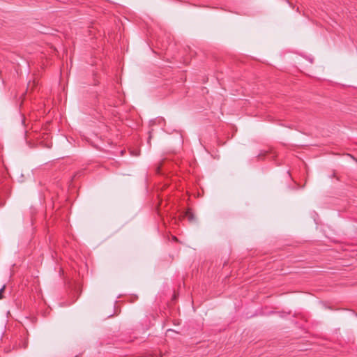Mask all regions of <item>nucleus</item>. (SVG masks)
<instances>
[{"label":"nucleus","instance_id":"1","mask_svg":"<svg viewBox=\"0 0 357 357\" xmlns=\"http://www.w3.org/2000/svg\"><path fill=\"white\" fill-rule=\"evenodd\" d=\"M185 216L190 222H193L195 220V216L190 209L185 212Z\"/></svg>","mask_w":357,"mask_h":357},{"label":"nucleus","instance_id":"2","mask_svg":"<svg viewBox=\"0 0 357 357\" xmlns=\"http://www.w3.org/2000/svg\"><path fill=\"white\" fill-rule=\"evenodd\" d=\"M5 286H3L2 288L0 289V299L3 298V292L4 291Z\"/></svg>","mask_w":357,"mask_h":357},{"label":"nucleus","instance_id":"3","mask_svg":"<svg viewBox=\"0 0 357 357\" xmlns=\"http://www.w3.org/2000/svg\"><path fill=\"white\" fill-rule=\"evenodd\" d=\"M172 240H173L174 241H176V242H178V239L176 236H172Z\"/></svg>","mask_w":357,"mask_h":357},{"label":"nucleus","instance_id":"4","mask_svg":"<svg viewBox=\"0 0 357 357\" xmlns=\"http://www.w3.org/2000/svg\"><path fill=\"white\" fill-rule=\"evenodd\" d=\"M4 204H5V202H4V201L1 200V201H0V207L3 206L4 205Z\"/></svg>","mask_w":357,"mask_h":357},{"label":"nucleus","instance_id":"5","mask_svg":"<svg viewBox=\"0 0 357 357\" xmlns=\"http://www.w3.org/2000/svg\"><path fill=\"white\" fill-rule=\"evenodd\" d=\"M75 357H77V356H75Z\"/></svg>","mask_w":357,"mask_h":357}]
</instances>
